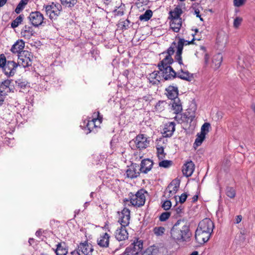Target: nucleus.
<instances>
[{
  "instance_id": "obj_1",
  "label": "nucleus",
  "mask_w": 255,
  "mask_h": 255,
  "mask_svg": "<svg viewBox=\"0 0 255 255\" xmlns=\"http://www.w3.org/2000/svg\"><path fill=\"white\" fill-rule=\"evenodd\" d=\"M171 239L177 243L187 242L190 238L189 226L183 220H178L170 231Z\"/></svg>"
},
{
  "instance_id": "obj_2",
  "label": "nucleus",
  "mask_w": 255,
  "mask_h": 255,
  "mask_svg": "<svg viewBox=\"0 0 255 255\" xmlns=\"http://www.w3.org/2000/svg\"><path fill=\"white\" fill-rule=\"evenodd\" d=\"M145 194H147V192L143 189L138 190L135 194L130 193L129 194L130 203L134 207L142 206L145 202Z\"/></svg>"
},
{
  "instance_id": "obj_3",
  "label": "nucleus",
  "mask_w": 255,
  "mask_h": 255,
  "mask_svg": "<svg viewBox=\"0 0 255 255\" xmlns=\"http://www.w3.org/2000/svg\"><path fill=\"white\" fill-rule=\"evenodd\" d=\"M176 46V42H173L172 43L171 46L167 49L166 51L163 52L161 53L162 55H165V57L158 63V67L163 68V67L170 66L173 62V59L171 56L174 54L175 50L174 48Z\"/></svg>"
},
{
  "instance_id": "obj_4",
  "label": "nucleus",
  "mask_w": 255,
  "mask_h": 255,
  "mask_svg": "<svg viewBox=\"0 0 255 255\" xmlns=\"http://www.w3.org/2000/svg\"><path fill=\"white\" fill-rule=\"evenodd\" d=\"M43 8L45 9L46 14L51 19H55L59 15L62 10V6L60 3H54L52 2L50 5H44Z\"/></svg>"
},
{
  "instance_id": "obj_5",
  "label": "nucleus",
  "mask_w": 255,
  "mask_h": 255,
  "mask_svg": "<svg viewBox=\"0 0 255 255\" xmlns=\"http://www.w3.org/2000/svg\"><path fill=\"white\" fill-rule=\"evenodd\" d=\"M194 39L189 41L185 40L183 38H179L177 43H176L175 47L177 48V51L175 56V59L180 65L184 66L182 58V53L183 46L192 43Z\"/></svg>"
},
{
  "instance_id": "obj_6",
  "label": "nucleus",
  "mask_w": 255,
  "mask_h": 255,
  "mask_svg": "<svg viewBox=\"0 0 255 255\" xmlns=\"http://www.w3.org/2000/svg\"><path fill=\"white\" fill-rule=\"evenodd\" d=\"M33 56L31 52L27 50H24L18 55L17 64L25 68L30 66L32 64Z\"/></svg>"
},
{
  "instance_id": "obj_7",
  "label": "nucleus",
  "mask_w": 255,
  "mask_h": 255,
  "mask_svg": "<svg viewBox=\"0 0 255 255\" xmlns=\"http://www.w3.org/2000/svg\"><path fill=\"white\" fill-rule=\"evenodd\" d=\"M142 248V241L137 240L126 248L124 254L125 255H136L141 251Z\"/></svg>"
},
{
  "instance_id": "obj_8",
  "label": "nucleus",
  "mask_w": 255,
  "mask_h": 255,
  "mask_svg": "<svg viewBox=\"0 0 255 255\" xmlns=\"http://www.w3.org/2000/svg\"><path fill=\"white\" fill-rule=\"evenodd\" d=\"M74 251L76 253L77 255H92L94 249L91 244L85 241L81 243Z\"/></svg>"
},
{
  "instance_id": "obj_9",
  "label": "nucleus",
  "mask_w": 255,
  "mask_h": 255,
  "mask_svg": "<svg viewBox=\"0 0 255 255\" xmlns=\"http://www.w3.org/2000/svg\"><path fill=\"white\" fill-rule=\"evenodd\" d=\"M132 142L135 144L137 148L142 149L146 148L148 146L149 141L146 136L141 134L137 135L134 139L130 142V143Z\"/></svg>"
},
{
  "instance_id": "obj_10",
  "label": "nucleus",
  "mask_w": 255,
  "mask_h": 255,
  "mask_svg": "<svg viewBox=\"0 0 255 255\" xmlns=\"http://www.w3.org/2000/svg\"><path fill=\"white\" fill-rule=\"evenodd\" d=\"M159 72L165 80L173 79L176 77V72L171 66L158 67Z\"/></svg>"
},
{
  "instance_id": "obj_11",
  "label": "nucleus",
  "mask_w": 255,
  "mask_h": 255,
  "mask_svg": "<svg viewBox=\"0 0 255 255\" xmlns=\"http://www.w3.org/2000/svg\"><path fill=\"white\" fill-rule=\"evenodd\" d=\"M214 227V223L209 218H205L199 223L197 229L212 234Z\"/></svg>"
},
{
  "instance_id": "obj_12",
  "label": "nucleus",
  "mask_w": 255,
  "mask_h": 255,
  "mask_svg": "<svg viewBox=\"0 0 255 255\" xmlns=\"http://www.w3.org/2000/svg\"><path fill=\"white\" fill-rule=\"evenodd\" d=\"M31 23L35 27H38L42 24L44 16L39 11L31 12L28 17Z\"/></svg>"
},
{
  "instance_id": "obj_13",
  "label": "nucleus",
  "mask_w": 255,
  "mask_h": 255,
  "mask_svg": "<svg viewBox=\"0 0 255 255\" xmlns=\"http://www.w3.org/2000/svg\"><path fill=\"white\" fill-rule=\"evenodd\" d=\"M212 234L208 232L203 231L200 229H196L195 238L196 242L199 244L202 245L208 242L211 237Z\"/></svg>"
},
{
  "instance_id": "obj_14",
  "label": "nucleus",
  "mask_w": 255,
  "mask_h": 255,
  "mask_svg": "<svg viewBox=\"0 0 255 255\" xmlns=\"http://www.w3.org/2000/svg\"><path fill=\"white\" fill-rule=\"evenodd\" d=\"M130 218V210L127 208H124L119 213L118 222L121 225L128 226L129 224Z\"/></svg>"
},
{
  "instance_id": "obj_15",
  "label": "nucleus",
  "mask_w": 255,
  "mask_h": 255,
  "mask_svg": "<svg viewBox=\"0 0 255 255\" xmlns=\"http://www.w3.org/2000/svg\"><path fill=\"white\" fill-rule=\"evenodd\" d=\"M17 66L18 64L16 62L8 61L2 68L4 73L8 77L13 76Z\"/></svg>"
},
{
  "instance_id": "obj_16",
  "label": "nucleus",
  "mask_w": 255,
  "mask_h": 255,
  "mask_svg": "<svg viewBox=\"0 0 255 255\" xmlns=\"http://www.w3.org/2000/svg\"><path fill=\"white\" fill-rule=\"evenodd\" d=\"M140 172L139 166L136 163H132L130 166H128L126 170V175L127 177L132 179L138 176Z\"/></svg>"
},
{
  "instance_id": "obj_17",
  "label": "nucleus",
  "mask_w": 255,
  "mask_h": 255,
  "mask_svg": "<svg viewBox=\"0 0 255 255\" xmlns=\"http://www.w3.org/2000/svg\"><path fill=\"white\" fill-rule=\"evenodd\" d=\"M127 226L121 225L115 232V238L119 241H125L128 239V234L126 229Z\"/></svg>"
},
{
  "instance_id": "obj_18",
  "label": "nucleus",
  "mask_w": 255,
  "mask_h": 255,
  "mask_svg": "<svg viewBox=\"0 0 255 255\" xmlns=\"http://www.w3.org/2000/svg\"><path fill=\"white\" fill-rule=\"evenodd\" d=\"M99 112L94 113L92 120H88L86 126L89 132H91L94 128L98 127V125H96V122H98L99 124L101 123V119L99 118Z\"/></svg>"
},
{
  "instance_id": "obj_19",
  "label": "nucleus",
  "mask_w": 255,
  "mask_h": 255,
  "mask_svg": "<svg viewBox=\"0 0 255 255\" xmlns=\"http://www.w3.org/2000/svg\"><path fill=\"white\" fill-rule=\"evenodd\" d=\"M195 169V164L192 161H187L182 167V172L184 175L188 177L191 176Z\"/></svg>"
},
{
  "instance_id": "obj_20",
  "label": "nucleus",
  "mask_w": 255,
  "mask_h": 255,
  "mask_svg": "<svg viewBox=\"0 0 255 255\" xmlns=\"http://www.w3.org/2000/svg\"><path fill=\"white\" fill-rule=\"evenodd\" d=\"M110 236L107 233L101 234L97 240L99 246L102 248H108L109 246Z\"/></svg>"
},
{
  "instance_id": "obj_21",
  "label": "nucleus",
  "mask_w": 255,
  "mask_h": 255,
  "mask_svg": "<svg viewBox=\"0 0 255 255\" xmlns=\"http://www.w3.org/2000/svg\"><path fill=\"white\" fill-rule=\"evenodd\" d=\"M152 166L153 162L151 160L144 159L141 161L139 169L141 173L146 174L151 169Z\"/></svg>"
},
{
  "instance_id": "obj_22",
  "label": "nucleus",
  "mask_w": 255,
  "mask_h": 255,
  "mask_svg": "<svg viewBox=\"0 0 255 255\" xmlns=\"http://www.w3.org/2000/svg\"><path fill=\"white\" fill-rule=\"evenodd\" d=\"M11 80L7 79L0 83V94L5 96L12 91L10 87Z\"/></svg>"
},
{
  "instance_id": "obj_23",
  "label": "nucleus",
  "mask_w": 255,
  "mask_h": 255,
  "mask_svg": "<svg viewBox=\"0 0 255 255\" xmlns=\"http://www.w3.org/2000/svg\"><path fill=\"white\" fill-rule=\"evenodd\" d=\"M166 95L168 99L174 100L175 98H178V88L175 86H169L166 89Z\"/></svg>"
},
{
  "instance_id": "obj_24",
  "label": "nucleus",
  "mask_w": 255,
  "mask_h": 255,
  "mask_svg": "<svg viewBox=\"0 0 255 255\" xmlns=\"http://www.w3.org/2000/svg\"><path fill=\"white\" fill-rule=\"evenodd\" d=\"M175 124L174 122H169L164 126L163 134L165 137H170L173 134L175 129Z\"/></svg>"
},
{
  "instance_id": "obj_25",
  "label": "nucleus",
  "mask_w": 255,
  "mask_h": 255,
  "mask_svg": "<svg viewBox=\"0 0 255 255\" xmlns=\"http://www.w3.org/2000/svg\"><path fill=\"white\" fill-rule=\"evenodd\" d=\"M182 24L181 18H172L170 22V28L175 32H178Z\"/></svg>"
},
{
  "instance_id": "obj_26",
  "label": "nucleus",
  "mask_w": 255,
  "mask_h": 255,
  "mask_svg": "<svg viewBox=\"0 0 255 255\" xmlns=\"http://www.w3.org/2000/svg\"><path fill=\"white\" fill-rule=\"evenodd\" d=\"M25 46L24 42L22 40H17L11 47V51L13 53H18L23 51Z\"/></svg>"
},
{
  "instance_id": "obj_27",
  "label": "nucleus",
  "mask_w": 255,
  "mask_h": 255,
  "mask_svg": "<svg viewBox=\"0 0 255 255\" xmlns=\"http://www.w3.org/2000/svg\"><path fill=\"white\" fill-rule=\"evenodd\" d=\"M34 33L32 27L25 25L21 32V34L24 38L29 39L34 35Z\"/></svg>"
},
{
  "instance_id": "obj_28",
  "label": "nucleus",
  "mask_w": 255,
  "mask_h": 255,
  "mask_svg": "<svg viewBox=\"0 0 255 255\" xmlns=\"http://www.w3.org/2000/svg\"><path fill=\"white\" fill-rule=\"evenodd\" d=\"M176 77L181 79L190 81L193 78L192 74L190 73L188 71H184L182 68L177 72H176Z\"/></svg>"
},
{
  "instance_id": "obj_29",
  "label": "nucleus",
  "mask_w": 255,
  "mask_h": 255,
  "mask_svg": "<svg viewBox=\"0 0 255 255\" xmlns=\"http://www.w3.org/2000/svg\"><path fill=\"white\" fill-rule=\"evenodd\" d=\"M179 187V183L176 182L174 184L173 182H171L166 189L165 193L169 197L174 195L177 191Z\"/></svg>"
},
{
  "instance_id": "obj_30",
  "label": "nucleus",
  "mask_w": 255,
  "mask_h": 255,
  "mask_svg": "<svg viewBox=\"0 0 255 255\" xmlns=\"http://www.w3.org/2000/svg\"><path fill=\"white\" fill-rule=\"evenodd\" d=\"M171 104L175 114H178L182 112V106L179 98H175V100H172Z\"/></svg>"
},
{
  "instance_id": "obj_31",
  "label": "nucleus",
  "mask_w": 255,
  "mask_h": 255,
  "mask_svg": "<svg viewBox=\"0 0 255 255\" xmlns=\"http://www.w3.org/2000/svg\"><path fill=\"white\" fill-rule=\"evenodd\" d=\"M68 253V249L65 243H60L57 245L55 250L56 255H66Z\"/></svg>"
},
{
  "instance_id": "obj_32",
  "label": "nucleus",
  "mask_w": 255,
  "mask_h": 255,
  "mask_svg": "<svg viewBox=\"0 0 255 255\" xmlns=\"http://www.w3.org/2000/svg\"><path fill=\"white\" fill-rule=\"evenodd\" d=\"M223 57L220 53L217 54L213 56L212 60V67L215 69H218L222 62Z\"/></svg>"
},
{
  "instance_id": "obj_33",
  "label": "nucleus",
  "mask_w": 255,
  "mask_h": 255,
  "mask_svg": "<svg viewBox=\"0 0 255 255\" xmlns=\"http://www.w3.org/2000/svg\"><path fill=\"white\" fill-rule=\"evenodd\" d=\"M184 213V208L182 206L180 205L178 207H174L171 209V213L175 218L181 217Z\"/></svg>"
},
{
  "instance_id": "obj_34",
  "label": "nucleus",
  "mask_w": 255,
  "mask_h": 255,
  "mask_svg": "<svg viewBox=\"0 0 255 255\" xmlns=\"http://www.w3.org/2000/svg\"><path fill=\"white\" fill-rule=\"evenodd\" d=\"M183 11L182 9L179 7H176L173 10L169 12L170 16L172 18H181L180 17L181 14L182 13Z\"/></svg>"
},
{
  "instance_id": "obj_35",
  "label": "nucleus",
  "mask_w": 255,
  "mask_h": 255,
  "mask_svg": "<svg viewBox=\"0 0 255 255\" xmlns=\"http://www.w3.org/2000/svg\"><path fill=\"white\" fill-rule=\"evenodd\" d=\"M152 15V11L148 9L145 12L139 16V19L141 21H147L148 20Z\"/></svg>"
},
{
  "instance_id": "obj_36",
  "label": "nucleus",
  "mask_w": 255,
  "mask_h": 255,
  "mask_svg": "<svg viewBox=\"0 0 255 255\" xmlns=\"http://www.w3.org/2000/svg\"><path fill=\"white\" fill-rule=\"evenodd\" d=\"M23 15H19L17 16L14 20H13L11 23V26L12 28L17 27L23 21Z\"/></svg>"
},
{
  "instance_id": "obj_37",
  "label": "nucleus",
  "mask_w": 255,
  "mask_h": 255,
  "mask_svg": "<svg viewBox=\"0 0 255 255\" xmlns=\"http://www.w3.org/2000/svg\"><path fill=\"white\" fill-rule=\"evenodd\" d=\"M205 136L206 135L203 133L200 132V133H198L195 139L194 144L197 146H200L203 142V140L205 139Z\"/></svg>"
},
{
  "instance_id": "obj_38",
  "label": "nucleus",
  "mask_w": 255,
  "mask_h": 255,
  "mask_svg": "<svg viewBox=\"0 0 255 255\" xmlns=\"http://www.w3.org/2000/svg\"><path fill=\"white\" fill-rule=\"evenodd\" d=\"M28 0H21L17 5L15 11L16 13H19L23 9L24 6L27 4Z\"/></svg>"
},
{
  "instance_id": "obj_39",
  "label": "nucleus",
  "mask_w": 255,
  "mask_h": 255,
  "mask_svg": "<svg viewBox=\"0 0 255 255\" xmlns=\"http://www.w3.org/2000/svg\"><path fill=\"white\" fill-rule=\"evenodd\" d=\"M61 4L68 7H72L76 4L77 0H60Z\"/></svg>"
},
{
  "instance_id": "obj_40",
  "label": "nucleus",
  "mask_w": 255,
  "mask_h": 255,
  "mask_svg": "<svg viewBox=\"0 0 255 255\" xmlns=\"http://www.w3.org/2000/svg\"><path fill=\"white\" fill-rule=\"evenodd\" d=\"M226 193L227 196L231 198H234L236 196V191L234 188L231 187H227Z\"/></svg>"
},
{
  "instance_id": "obj_41",
  "label": "nucleus",
  "mask_w": 255,
  "mask_h": 255,
  "mask_svg": "<svg viewBox=\"0 0 255 255\" xmlns=\"http://www.w3.org/2000/svg\"><path fill=\"white\" fill-rule=\"evenodd\" d=\"M210 129V124L209 123H205L201 127V133H203L206 135L209 132Z\"/></svg>"
},
{
  "instance_id": "obj_42",
  "label": "nucleus",
  "mask_w": 255,
  "mask_h": 255,
  "mask_svg": "<svg viewBox=\"0 0 255 255\" xmlns=\"http://www.w3.org/2000/svg\"><path fill=\"white\" fill-rule=\"evenodd\" d=\"M157 154L159 159H163L165 158V153L164 152V148L159 145H157Z\"/></svg>"
},
{
  "instance_id": "obj_43",
  "label": "nucleus",
  "mask_w": 255,
  "mask_h": 255,
  "mask_svg": "<svg viewBox=\"0 0 255 255\" xmlns=\"http://www.w3.org/2000/svg\"><path fill=\"white\" fill-rule=\"evenodd\" d=\"M165 229L163 227H156L154 228L153 231L157 236H162L165 232Z\"/></svg>"
},
{
  "instance_id": "obj_44",
  "label": "nucleus",
  "mask_w": 255,
  "mask_h": 255,
  "mask_svg": "<svg viewBox=\"0 0 255 255\" xmlns=\"http://www.w3.org/2000/svg\"><path fill=\"white\" fill-rule=\"evenodd\" d=\"M157 251L152 247L147 248L142 255H157Z\"/></svg>"
},
{
  "instance_id": "obj_45",
  "label": "nucleus",
  "mask_w": 255,
  "mask_h": 255,
  "mask_svg": "<svg viewBox=\"0 0 255 255\" xmlns=\"http://www.w3.org/2000/svg\"><path fill=\"white\" fill-rule=\"evenodd\" d=\"M172 214L170 212H165L162 213L159 217V220L161 222L166 221L169 219Z\"/></svg>"
},
{
  "instance_id": "obj_46",
  "label": "nucleus",
  "mask_w": 255,
  "mask_h": 255,
  "mask_svg": "<svg viewBox=\"0 0 255 255\" xmlns=\"http://www.w3.org/2000/svg\"><path fill=\"white\" fill-rule=\"evenodd\" d=\"M165 103L164 101H159L155 106V109L156 111L160 112L164 109Z\"/></svg>"
},
{
  "instance_id": "obj_47",
  "label": "nucleus",
  "mask_w": 255,
  "mask_h": 255,
  "mask_svg": "<svg viewBox=\"0 0 255 255\" xmlns=\"http://www.w3.org/2000/svg\"><path fill=\"white\" fill-rule=\"evenodd\" d=\"M172 164V161L168 160H162L159 163V166L164 168H168Z\"/></svg>"
},
{
  "instance_id": "obj_48",
  "label": "nucleus",
  "mask_w": 255,
  "mask_h": 255,
  "mask_svg": "<svg viewBox=\"0 0 255 255\" xmlns=\"http://www.w3.org/2000/svg\"><path fill=\"white\" fill-rule=\"evenodd\" d=\"M16 84L20 89H24L27 85V82L25 81H23L19 79L15 81Z\"/></svg>"
},
{
  "instance_id": "obj_49",
  "label": "nucleus",
  "mask_w": 255,
  "mask_h": 255,
  "mask_svg": "<svg viewBox=\"0 0 255 255\" xmlns=\"http://www.w3.org/2000/svg\"><path fill=\"white\" fill-rule=\"evenodd\" d=\"M171 207V202L169 200L165 201L162 205V208L165 210H168Z\"/></svg>"
},
{
  "instance_id": "obj_50",
  "label": "nucleus",
  "mask_w": 255,
  "mask_h": 255,
  "mask_svg": "<svg viewBox=\"0 0 255 255\" xmlns=\"http://www.w3.org/2000/svg\"><path fill=\"white\" fill-rule=\"evenodd\" d=\"M243 21V18L240 17H237L234 21V26L235 28H237L239 27L241 22Z\"/></svg>"
},
{
  "instance_id": "obj_51",
  "label": "nucleus",
  "mask_w": 255,
  "mask_h": 255,
  "mask_svg": "<svg viewBox=\"0 0 255 255\" xmlns=\"http://www.w3.org/2000/svg\"><path fill=\"white\" fill-rule=\"evenodd\" d=\"M6 58L4 54L0 55V68H3L6 63Z\"/></svg>"
},
{
  "instance_id": "obj_52",
  "label": "nucleus",
  "mask_w": 255,
  "mask_h": 255,
  "mask_svg": "<svg viewBox=\"0 0 255 255\" xmlns=\"http://www.w3.org/2000/svg\"><path fill=\"white\" fill-rule=\"evenodd\" d=\"M130 24V22L128 19H127L121 22V24L122 25V28L125 29H127L128 28H129Z\"/></svg>"
},
{
  "instance_id": "obj_53",
  "label": "nucleus",
  "mask_w": 255,
  "mask_h": 255,
  "mask_svg": "<svg viewBox=\"0 0 255 255\" xmlns=\"http://www.w3.org/2000/svg\"><path fill=\"white\" fill-rule=\"evenodd\" d=\"M246 1V0H234V4L237 7H240L243 5Z\"/></svg>"
},
{
  "instance_id": "obj_54",
  "label": "nucleus",
  "mask_w": 255,
  "mask_h": 255,
  "mask_svg": "<svg viewBox=\"0 0 255 255\" xmlns=\"http://www.w3.org/2000/svg\"><path fill=\"white\" fill-rule=\"evenodd\" d=\"M187 195L186 193H183L179 197V201L181 203H183L186 200Z\"/></svg>"
},
{
  "instance_id": "obj_55",
  "label": "nucleus",
  "mask_w": 255,
  "mask_h": 255,
  "mask_svg": "<svg viewBox=\"0 0 255 255\" xmlns=\"http://www.w3.org/2000/svg\"><path fill=\"white\" fill-rule=\"evenodd\" d=\"M159 71H155L153 72L151 74H150V77L152 79H156L158 74L159 73Z\"/></svg>"
},
{
  "instance_id": "obj_56",
  "label": "nucleus",
  "mask_w": 255,
  "mask_h": 255,
  "mask_svg": "<svg viewBox=\"0 0 255 255\" xmlns=\"http://www.w3.org/2000/svg\"><path fill=\"white\" fill-rule=\"evenodd\" d=\"M242 220V216L241 215H238L236 216L235 219V223L239 224L240 223Z\"/></svg>"
},
{
  "instance_id": "obj_57",
  "label": "nucleus",
  "mask_w": 255,
  "mask_h": 255,
  "mask_svg": "<svg viewBox=\"0 0 255 255\" xmlns=\"http://www.w3.org/2000/svg\"><path fill=\"white\" fill-rule=\"evenodd\" d=\"M136 2L139 3H141L144 5L147 4V0H135Z\"/></svg>"
},
{
  "instance_id": "obj_58",
  "label": "nucleus",
  "mask_w": 255,
  "mask_h": 255,
  "mask_svg": "<svg viewBox=\"0 0 255 255\" xmlns=\"http://www.w3.org/2000/svg\"><path fill=\"white\" fill-rule=\"evenodd\" d=\"M5 97L0 94V106H1L4 101Z\"/></svg>"
},
{
  "instance_id": "obj_59",
  "label": "nucleus",
  "mask_w": 255,
  "mask_h": 255,
  "mask_svg": "<svg viewBox=\"0 0 255 255\" xmlns=\"http://www.w3.org/2000/svg\"><path fill=\"white\" fill-rule=\"evenodd\" d=\"M195 117V116L194 115H192L189 116V117H187V118L188 119V120H190V122H191L192 121H193Z\"/></svg>"
},
{
  "instance_id": "obj_60",
  "label": "nucleus",
  "mask_w": 255,
  "mask_h": 255,
  "mask_svg": "<svg viewBox=\"0 0 255 255\" xmlns=\"http://www.w3.org/2000/svg\"><path fill=\"white\" fill-rule=\"evenodd\" d=\"M7 0H0V7L3 6L7 2Z\"/></svg>"
},
{
  "instance_id": "obj_61",
  "label": "nucleus",
  "mask_w": 255,
  "mask_h": 255,
  "mask_svg": "<svg viewBox=\"0 0 255 255\" xmlns=\"http://www.w3.org/2000/svg\"><path fill=\"white\" fill-rule=\"evenodd\" d=\"M204 60H205V62L206 63H207L208 62V60H209V56L207 54H205V57H204Z\"/></svg>"
},
{
  "instance_id": "obj_62",
  "label": "nucleus",
  "mask_w": 255,
  "mask_h": 255,
  "mask_svg": "<svg viewBox=\"0 0 255 255\" xmlns=\"http://www.w3.org/2000/svg\"><path fill=\"white\" fill-rule=\"evenodd\" d=\"M198 195H194V196L193 197V198H192V201H193V202H195L197 201V200H198Z\"/></svg>"
},
{
  "instance_id": "obj_63",
  "label": "nucleus",
  "mask_w": 255,
  "mask_h": 255,
  "mask_svg": "<svg viewBox=\"0 0 255 255\" xmlns=\"http://www.w3.org/2000/svg\"><path fill=\"white\" fill-rule=\"evenodd\" d=\"M190 255H198V252L197 251H194Z\"/></svg>"
},
{
  "instance_id": "obj_64",
  "label": "nucleus",
  "mask_w": 255,
  "mask_h": 255,
  "mask_svg": "<svg viewBox=\"0 0 255 255\" xmlns=\"http://www.w3.org/2000/svg\"><path fill=\"white\" fill-rule=\"evenodd\" d=\"M69 255H77L76 253L75 252V251H72L70 253V254Z\"/></svg>"
}]
</instances>
